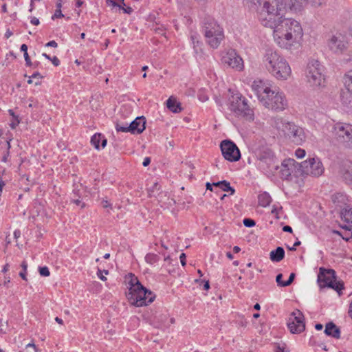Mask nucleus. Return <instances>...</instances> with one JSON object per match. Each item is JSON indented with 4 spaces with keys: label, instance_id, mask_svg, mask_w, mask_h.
I'll return each instance as SVG.
<instances>
[{
    "label": "nucleus",
    "instance_id": "1",
    "mask_svg": "<svg viewBox=\"0 0 352 352\" xmlns=\"http://www.w3.org/2000/svg\"><path fill=\"white\" fill-rule=\"evenodd\" d=\"M307 0H258V19L261 23L273 30L276 43L290 52L297 50L302 44L303 31L300 23L292 18L283 17L280 11L288 9L298 13Z\"/></svg>",
    "mask_w": 352,
    "mask_h": 352
},
{
    "label": "nucleus",
    "instance_id": "2",
    "mask_svg": "<svg viewBox=\"0 0 352 352\" xmlns=\"http://www.w3.org/2000/svg\"><path fill=\"white\" fill-rule=\"evenodd\" d=\"M267 80H254L251 85L259 102L267 109L283 111L288 107V102L282 91L272 89Z\"/></svg>",
    "mask_w": 352,
    "mask_h": 352
},
{
    "label": "nucleus",
    "instance_id": "3",
    "mask_svg": "<svg viewBox=\"0 0 352 352\" xmlns=\"http://www.w3.org/2000/svg\"><path fill=\"white\" fill-rule=\"evenodd\" d=\"M126 282L129 285V291L126 293V296L132 305L146 306L154 300L155 295L145 288L134 274H129L126 276Z\"/></svg>",
    "mask_w": 352,
    "mask_h": 352
},
{
    "label": "nucleus",
    "instance_id": "4",
    "mask_svg": "<svg viewBox=\"0 0 352 352\" xmlns=\"http://www.w3.org/2000/svg\"><path fill=\"white\" fill-rule=\"evenodd\" d=\"M271 124L278 131L280 134L282 133L285 138L296 144H300L305 140L304 129L283 117L276 116L273 118L271 120Z\"/></svg>",
    "mask_w": 352,
    "mask_h": 352
},
{
    "label": "nucleus",
    "instance_id": "5",
    "mask_svg": "<svg viewBox=\"0 0 352 352\" xmlns=\"http://www.w3.org/2000/svg\"><path fill=\"white\" fill-rule=\"evenodd\" d=\"M324 67L317 60H311L309 61L305 70V76L308 84L314 87H320L324 86L325 78Z\"/></svg>",
    "mask_w": 352,
    "mask_h": 352
},
{
    "label": "nucleus",
    "instance_id": "6",
    "mask_svg": "<svg viewBox=\"0 0 352 352\" xmlns=\"http://www.w3.org/2000/svg\"><path fill=\"white\" fill-rule=\"evenodd\" d=\"M203 31L206 42L212 48H217L224 38L223 28L213 19L204 23Z\"/></svg>",
    "mask_w": 352,
    "mask_h": 352
},
{
    "label": "nucleus",
    "instance_id": "7",
    "mask_svg": "<svg viewBox=\"0 0 352 352\" xmlns=\"http://www.w3.org/2000/svg\"><path fill=\"white\" fill-rule=\"evenodd\" d=\"M252 150L256 160L257 166L262 170H266L270 168L275 162V156L272 150L266 145L254 143L252 145Z\"/></svg>",
    "mask_w": 352,
    "mask_h": 352
},
{
    "label": "nucleus",
    "instance_id": "8",
    "mask_svg": "<svg viewBox=\"0 0 352 352\" xmlns=\"http://www.w3.org/2000/svg\"><path fill=\"white\" fill-rule=\"evenodd\" d=\"M230 110L238 117L244 118L250 121L254 120L253 109L250 107L247 99L242 95L232 96Z\"/></svg>",
    "mask_w": 352,
    "mask_h": 352
},
{
    "label": "nucleus",
    "instance_id": "9",
    "mask_svg": "<svg viewBox=\"0 0 352 352\" xmlns=\"http://www.w3.org/2000/svg\"><path fill=\"white\" fill-rule=\"evenodd\" d=\"M280 177L283 179L298 182V179L302 176L300 164L294 159H285L281 164Z\"/></svg>",
    "mask_w": 352,
    "mask_h": 352
},
{
    "label": "nucleus",
    "instance_id": "10",
    "mask_svg": "<svg viewBox=\"0 0 352 352\" xmlns=\"http://www.w3.org/2000/svg\"><path fill=\"white\" fill-rule=\"evenodd\" d=\"M335 138L346 147L352 148V125L347 123L338 122L332 129Z\"/></svg>",
    "mask_w": 352,
    "mask_h": 352
},
{
    "label": "nucleus",
    "instance_id": "11",
    "mask_svg": "<svg viewBox=\"0 0 352 352\" xmlns=\"http://www.w3.org/2000/svg\"><path fill=\"white\" fill-rule=\"evenodd\" d=\"M318 282L320 287H328L335 289L340 294L343 289L342 283L336 281L335 271L333 270H325L320 268L318 275Z\"/></svg>",
    "mask_w": 352,
    "mask_h": 352
},
{
    "label": "nucleus",
    "instance_id": "12",
    "mask_svg": "<svg viewBox=\"0 0 352 352\" xmlns=\"http://www.w3.org/2000/svg\"><path fill=\"white\" fill-rule=\"evenodd\" d=\"M327 47L333 54H342L348 49L349 43L345 36L336 33L329 36L327 40Z\"/></svg>",
    "mask_w": 352,
    "mask_h": 352
},
{
    "label": "nucleus",
    "instance_id": "13",
    "mask_svg": "<svg viewBox=\"0 0 352 352\" xmlns=\"http://www.w3.org/2000/svg\"><path fill=\"white\" fill-rule=\"evenodd\" d=\"M302 175H311L319 177L324 173V168L322 163L318 158H309L300 164Z\"/></svg>",
    "mask_w": 352,
    "mask_h": 352
},
{
    "label": "nucleus",
    "instance_id": "14",
    "mask_svg": "<svg viewBox=\"0 0 352 352\" xmlns=\"http://www.w3.org/2000/svg\"><path fill=\"white\" fill-rule=\"evenodd\" d=\"M221 63L223 65L239 72L242 71L244 67L242 58L233 49L228 50L222 53Z\"/></svg>",
    "mask_w": 352,
    "mask_h": 352
},
{
    "label": "nucleus",
    "instance_id": "15",
    "mask_svg": "<svg viewBox=\"0 0 352 352\" xmlns=\"http://www.w3.org/2000/svg\"><path fill=\"white\" fill-rule=\"evenodd\" d=\"M262 61L265 69L270 73H272L275 67H277L286 60L276 50L267 49L265 50Z\"/></svg>",
    "mask_w": 352,
    "mask_h": 352
},
{
    "label": "nucleus",
    "instance_id": "16",
    "mask_svg": "<svg viewBox=\"0 0 352 352\" xmlns=\"http://www.w3.org/2000/svg\"><path fill=\"white\" fill-rule=\"evenodd\" d=\"M220 148L223 157L230 162H236L241 158L240 151L236 145L231 140H223L221 142Z\"/></svg>",
    "mask_w": 352,
    "mask_h": 352
},
{
    "label": "nucleus",
    "instance_id": "17",
    "mask_svg": "<svg viewBox=\"0 0 352 352\" xmlns=\"http://www.w3.org/2000/svg\"><path fill=\"white\" fill-rule=\"evenodd\" d=\"M288 328L292 333H300L305 329L304 316L298 309L292 312L287 322Z\"/></svg>",
    "mask_w": 352,
    "mask_h": 352
},
{
    "label": "nucleus",
    "instance_id": "18",
    "mask_svg": "<svg viewBox=\"0 0 352 352\" xmlns=\"http://www.w3.org/2000/svg\"><path fill=\"white\" fill-rule=\"evenodd\" d=\"M270 74L276 79L284 80H287L291 76L292 70L289 63L286 60L277 67H275Z\"/></svg>",
    "mask_w": 352,
    "mask_h": 352
},
{
    "label": "nucleus",
    "instance_id": "19",
    "mask_svg": "<svg viewBox=\"0 0 352 352\" xmlns=\"http://www.w3.org/2000/svg\"><path fill=\"white\" fill-rule=\"evenodd\" d=\"M145 118L138 117L129 124V131L131 133L140 134L145 129Z\"/></svg>",
    "mask_w": 352,
    "mask_h": 352
},
{
    "label": "nucleus",
    "instance_id": "20",
    "mask_svg": "<svg viewBox=\"0 0 352 352\" xmlns=\"http://www.w3.org/2000/svg\"><path fill=\"white\" fill-rule=\"evenodd\" d=\"M342 178L349 185H352V162H343L340 170Z\"/></svg>",
    "mask_w": 352,
    "mask_h": 352
},
{
    "label": "nucleus",
    "instance_id": "21",
    "mask_svg": "<svg viewBox=\"0 0 352 352\" xmlns=\"http://www.w3.org/2000/svg\"><path fill=\"white\" fill-rule=\"evenodd\" d=\"M155 198L161 204L162 207L169 208L175 204V201L173 199L170 198L168 192L161 191L157 193V195L155 197Z\"/></svg>",
    "mask_w": 352,
    "mask_h": 352
},
{
    "label": "nucleus",
    "instance_id": "22",
    "mask_svg": "<svg viewBox=\"0 0 352 352\" xmlns=\"http://www.w3.org/2000/svg\"><path fill=\"white\" fill-rule=\"evenodd\" d=\"M324 333L329 336H331L334 338H340V331L336 325L332 322H328L325 326Z\"/></svg>",
    "mask_w": 352,
    "mask_h": 352
},
{
    "label": "nucleus",
    "instance_id": "23",
    "mask_svg": "<svg viewBox=\"0 0 352 352\" xmlns=\"http://www.w3.org/2000/svg\"><path fill=\"white\" fill-rule=\"evenodd\" d=\"M341 217L347 223L345 228L351 230L352 229V210L347 208H344L341 212Z\"/></svg>",
    "mask_w": 352,
    "mask_h": 352
},
{
    "label": "nucleus",
    "instance_id": "24",
    "mask_svg": "<svg viewBox=\"0 0 352 352\" xmlns=\"http://www.w3.org/2000/svg\"><path fill=\"white\" fill-rule=\"evenodd\" d=\"M285 250L282 247H278L270 252V258L273 262H279L284 258Z\"/></svg>",
    "mask_w": 352,
    "mask_h": 352
},
{
    "label": "nucleus",
    "instance_id": "25",
    "mask_svg": "<svg viewBox=\"0 0 352 352\" xmlns=\"http://www.w3.org/2000/svg\"><path fill=\"white\" fill-rule=\"evenodd\" d=\"M167 108L173 113H179L182 111L179 102H177L175 98L170 97L166 101Z\"/></svg>",
    "mask_w": 352,
    "mask_h": 352
},
{
    "label": "nucleus",
    "instance_id": "26",
    "mask_svg": "<svg viewBox=\"0 0 352 352\" xmlns=\"http://www.w3.org/2000/svg\"><path fill=\"white\" fill-rule=\"evenodd\" d=\"M213 185L216 188L219 187L223 191L230 192V195H233L235 192L234 189L230 186V183L226 180L213 183Z\"/></svg>",
    "mask_w": 352,
    "mask_h": 352
},
{
    "label": "nucleus",
    "instance_id": "27",
    "mask_svg": "<svg viewBox=\"0 0 352 352\" xmlns=\"http://www.w3.org/2000/svg\"><path fill=\"white\" fill-rule=\"evenodd\" d=\"M272 198L270 195L267 192H263L258 197V205L262 207H267L270 204Z\"/></svg>",
    "mask_w": 352,
    "mask_h": 352
},
{
    "label": "nucleus",
    "instance_id": "28",
    "mask_svg": "<svg viewBox=\"0 0 352 352\" xmlns=\"http://www.w3.org/2000/svg\"><path fill=\"white\" fill-rule=\"evenodd\" d=\"M344 83L348 92L352 94V70L348 72L343 78Z\"/></svg>",
    "mask_w": 352,
    "mask_h": 352
},
{
    "label": "nucleus",
    "instance_id": "29",
    "mask_svg": "<svg viewBox=\"0 0 352 352\" xmlns=\"http://www.w3.org/2000/svg\"><path fill=\"white\" fill-rule=\"evenodd\" d=\"M102 140V135L100 133L94 134L91 138V143L96 149L100 148V142Z\"/></svg>",
    "mask_w": 352,
    "mask_h": 352
},
{
    "label": "nucleus",
    "instance_id": "30",
    "mask_svg": "<svg viewBox=\"0 0 352 352\" xmlns=\"http://www.w3.org/2000/svg\"><path fill=\"white\" fill-rule=\"evenodd\" d=\"M160 259V257L158 255L153 253H148L145 256V261L146 263L153 265L155 263H157Z\"/></svg>",
    "mask_w": 352,
    "mask_h": 352
},
{
    "label": "nucleus",
    "instance_id": "31",
    "mask_svg": "<svg viewBox=\"0 0 352 352\" xmlns=\"http://www.w3.org/2000/svg\"><path fill=\"white\" fill-rule=\"evenodd\" d=\"M191 40L193 44V48L195 53H199L201 51V43L197 39V36L196 35H191Z\"/></svg>",
    "mask_w": 352,
    "mask_h": 352
},
{
    "label": "nucleus",
    "instance_id": "32",
    "mask_svg": "<svg viewBox=\"0 0 352 352\" xmlns=\"http://www.w3.org/2000/svg\"><path fill=\"white\" fill-rule=\"evenodd\" d=\"M160 186L157 182H155L153 186L148 190L149 197H155L157 195L158 191L160 190Z\"/></svg>",
    "mask_w": 352,
    "mask_h": 352
},
{
    "label": "nucleus",
    "instance_id": "33",
    "mask_svg": "<svg viewBox=\"0 0 352 352\" xmlns=\"http://www.w3.org/2000/svg\"><path fill=\"white\" fill-rule=\"evenodd\" d=\"M250 10H255L258 13L259 3L258 0H243Z\"/></svg>",
    "mask_w": 352,
    "mask_h": 352
},
{
    "label": "nucleus",
    "instance_id": "34",
    "mask_svg": "<svg viewBox=\"0 0 352 352\" xmlns=\"http://www.w3.org/2000/svg\"><path fill=\"white\" fill-rule=\"evenodd\" d=\"M116 128L117 131L130 132L129 124L127 122L124 124L117 123Z\"/></svg>",
    "mask_w": 352,
    "mask_h": 352
},
{
    "label": "nucleus",
    "instance_id": "35",
    "mask_svg": "<svg viewBox=\"0 0 352 352\" xmlns=\"http://www.w3.org/2000/svg\"><path fill=\"white\" fill-rule=\"evenodd\" d=\"M9 113H10V116H12L13 118V120L11 121L10 126L12 129H15L16 126L19 124V120L18 119V117L14 115L12 110H11V109L9 110Z\"/></svg>",
    "mask_w": 352,
    "mask_h": 352
},
{
    "label": "nucleus",
    "instance_id": "36",
    "mask_svg": "<svg viewBox=\"0 0 352 352\" xmlns=\"http://www.w3.org/2000/svg\"><path fill=\"white\" fill-rule=\"evenodd\" d=\"M39 274L42 276H49L50 274V270L47 267H40L38 269Z\"/></svg>",
    "mask_w": 352,
    "mask_h": 352
},
{
    "label": "nucleus",
    "instance_id": "37",
    "mask_svg": "<svg viewBox=\"0 0 352 352\" xmlns=\"http://www.w3.org/2000/svg\"><path fill=\"white\" fill-rule=\"evenodd\" d=\"M243 224L245 227L251 228L255 225V221L253 219L245 218L243 219Z\"/></svg>",
    "mask_w": 352,
    "mask_h": 352
},
{
    "label": "nucleus",
    "instance_id": "38",
    "mask_svg": "<svg viewBox=\"0 0 352 352\" xmlns=\"http://www.w3.org/2000/svg\"><path fill=\"white\" fill-rule=\"evenodd\" d=\"M282 278H283V274H278L276 276V283H277L278 286L286 287L285 285H283L285 281H282Z\"/></svg>",
    "mask_w": 352,
    "mask_h": 352
},
{
    "label": "nucleus",
    "instance_id": "39",
    "mask_svg": "<svg viewBox=\"0 0 352 352\" xmlns=\"http://www.w3.org/2000/svg\"><path fill=\"white\" fill-rule=\"evenodd\" d=\"M295 154L298 158H302L305 155V151L303 149L298 148L296 151Z\"/></svg>",
    "mask_w": 352,
    "mask_h": 352
},
{
    "label": "nucleus",
    "instance_id": "40",
    "mask_svg": "<svg viewBox=\"0 0 352 352\" xmlns=\"http://www.w3.org/2000/svg\"><path fill=\"white\" fill-rule=\"evenodd\" d=\"M64 15L63 14L61 10L60 9H56L54 15L52 16V19H56V18H62Z\"/></svg>",
    "mask_w": 352,
    "mask_h": 352
},
{
    "label": "nucleus",
    "instance_id": "41",
    "mask_svg": "<svg viewBox=\"0 0 352 352\" xmlns=\"http://www.w3.org/2000/svg\"><path fill=\"white\" fill-rule=\"evenodd\" d=\"M294 278H295V274L292 273L289 277V279L287 281H285L283 285H285L286 287L289 286V285H291L292 283V282L294 280Z\"/></svg>",
    "mask_w": 352,
    "mask_h": 352
},
{
    "label": "nucleus",
    "instance_id": "42",
    "mask_svg": "<svg viewBox=\"0 0 352 352\" xmlns=\"http://www.w3.org/2000/svg\"><path fill=\"white\" fill-rule=\"evenodd\" d=\"M107 4L112 7H118L119 3L116 0H107Z\"/></svg>",
    "mask_w": 352,
    "mask_h": 352
},
{
    "label": "nucleus",
    "instance_id": "43",
    "mask_svg": "<svg viewBox=\"0 0 352 352\" xmlns=\"http://www.w3.org/2000/svg\"><path fill=\"white\" fill-rule=\"evenodd\" d=\"M314 6H319L325 3L326 0H310Z\"/></svg>",
    "mask_w": 352,
    "mask_h": 352
},
{
    "label": "nucleus",
    "instance_id": "44",
    "mask_svg": "<svg viewBox=\"0 0 352 352\" xmlns=\"http://www.w3.org/2000/svg\"><path fill=\"white\" fill-rule=\"evenodd\" d=\"M186 256L184 253H182L180 256H179V258H180V262H181V264L183 265V266H185L186 264Z\"/></svg>",
    "mask_w": 352,
    "mask_h": 352
},
{
    "label": "nucleus",
    "instance_id": "45",
    "mask_svg": "<svg viewBox=\"0 0 352 352\" xmlns=\"http://www.w3.org/2000/svg\"><path fill=\"white\" fill-rule=\"evenodd\" d=\"M24 58L28 66L31 65V60L28 53H24Z\"/></svg>",
    "mask_w": 352,
    "mask_h": 352
},
{
    "label": "nucleus",
    "instance_id": "46",
    "mask_svg": "<svg viewBox=\"0 0 352 352\" xmlns=\"http://www.w3.org/2000/svg\"><path fill=\"white\" fill-rule=\"evenodd\" d=\"M45 46L56 47L58 46V45L55 41H51L48 42L47 43H46Z\"/></svg>",
    "mask_w": 352,
    "mask_h": 352
},
{
    "label": "nucleus",
    "instance_id": "47",
    "mask_svg": "<svg viewBox=\"0 0 352 352\" xmlns=\"http://www.w3.org/2000/svg\"><path fill=\"white\" fill-rule=\"evenodd\" d=\"M102 207L104 208H111V204H109L107 200H102Z\"/></svg>",
    "mask_w": 352,
    "mask_h": 352
},
{
    "label": "nucleus",
    "instance_id": "48",
    "mask_svg": "<svg viewBox=\"0 0 352 352\" xmlns=\"http://www.w3.org/2000/svg\"><path fill=\"white\" fill-rule=\"evenodd\" d=\"M51 60L55 66H58L60 64V60L56 56H54L53 58L51 59Z\"/></svg>",
    "mask_w": 352,
    "mask_h": 352
},
{
    "label": "nucleus",
    "instance_id": "49",
    "mask_svg": "<svg viewBox=\"0 0 352 352\" xmlns=\"http://www.w3.org/2000/svg\"><path fill=\"white\" fill-rule=\"evenodd\" d=\"M97 274L100 280L104 281L107 280V278L102 275V271L100 269H98Z\"/></svg>",
    "mask_w": 352,
    "mask_h": 352
},
{
    "label": "nucleus",
    "instance_id": "50",
    "mask_svg": "<svg viewBox=\"0 0 352 352\" xmlns=\"http://www.w3.org/2000/svg\"><path fill=\"white\" fill-rule=\"evenodd\" d=\"M30 22L34 25H38L39 24V20L36 17H32Z\"/></svg>",
    "mask_w": 352,
    "mask_h": 352
},
{
    "label": "nucleus",
    "instance_id": "51",
    "mask_svg": "<svg viewBox=\"0 0 352 352\" xmlns=\"http://www.w3.org/2000/svg\"><path fill=\"white\" fill-rule=\"evenodd\" d=\"M150 162H151V159H150V157H145V158L144 159V161H143L142 165H143L144 166H147L150 164Z\"/></svg>",
    "mask_w": 352,
    "mask_h": 352
},
{
    "label": "nucleus",
    "instance_id": "52",
    "mask_svg": "<svg viewBox=\"0 0 352 352\" xmlns=\"http://www.w3.org/2000/svg\"><path fill=\"white\" fill-rule=\"evenodd\" d=\"M278 210H279L278 207L274 205L271 212H272V214L277 215Z\"/></svg>",
    "mask_w": 352,
    "mask_h": 352
},
{
    "label": "nucleus",
    "instance_id": "53",
    "mask_svg": "<svg viewBox=\"0 0 352 352\" xmlns=\"http://www.w3.org/2000/svg\"><path fill=\"white\" fill-rule=\"evenodd\" d=\"M26 348H32L34 352L37 351L36 346L34 343H29L26 345Z\"/></svg>",
    "mask_w": 352,
    "mask_h": 352
},
{
    "label": "nucleus",
    "instance_id": "54",
    "mask_svg": "<svg viewBox=\"0 0 352 352\" xmlns=\"http://www.w3.org/2000/svg\"><path fill=\"white\" fill-rule=\"evenodd\" d=\"M123 12L126 14H131L133 12V9L131 7H126L123 8Z\"/></svg>",
    "mask_w": 352,
    "mask_h": 352
},
{
    "label": "nucleus",
    "instance_id": "55",
    "mask_svg": "<svg viewBox=\"0 0 352 352\" xmlns=\"http://www.w3.org/2000/svg\"><path fill=\"white\" fill-rule=\"evenodd\" d=\"M283 230L284 232H292V228L289 226H285L283 228Z\"/></svg>",
    "mask_w": 352,
    "mask_h": 352
},
{
    "label": "nucleus",
    "instance_id": "56",
    "mask_svg": "<svg viewBox=\"0 0 352 352\" xmlns=\"http://www.w3.org/2000/svg\"><path fill=\"white\" fill-rule=\"evenodd\" d=\"M21 50L24 53H28V45L25 44H23L21 46Z\"/></svg>",
    "mask_w": 352,
    "mask_h": 352
},
{
    "label": "nucleus",
    "instance_id": "57",
    "mask_svg": "<svg viewBox=\"0 0 352 352\" xmlns=\"http://www.w3.org/2000/svg\"><path fill=\"white\" fill-rule=\"evenodd\" d=\"M31 78L39 79L41 78L42 76L38 72H35L32 75Z\"/></svg>",
    "mask_w": 352,
    "mask_h": 352
},
{
    "label": "nucleus",
    "instance_id": "58",
    "mask_svg": "<svg viewBox=\"0 0 352 352\" xmlns=\"http://www.w3.org/2000/svg\"><path fill=\"white\" fill-rule=\"evenodd\" d=\"M101 146L102 148H104L107 144V140L102 135V140H101Z\"/></svg>",
    "mask_w": 352,
    "mask_h": 352
},
{
    "label": "nucleus",
    "instance_id": "59",
    "mask_svg": "<svg viewBox=\"0 0 352 352\" xmlns=\"http://www.w3.org/2000/svg\"><path fill=\"white\" fill-rule=\"evenodd\" d=\"M21 267L23 268V270L26 272L27 270V267H28V264L25 261H23L21 265Z\"/></svg>",
    "mask_w": 352,
    "mask_h": 352
},
{
    "label": "nucleus",
    "instance_id": "60",
    "mask_svg": "<svg viewBox=\"0 0 352 352\" xmlns=\"http://www.w3.org/2000/svg\"><path fill=\"white\" fill-rule=\"evenodd\" d=\"M26 272L23 271L19 273V276L23 279L26 280Z\"/></svg>",
    "mask_w": 352,
    "mask_h": 352
},
{
    "label": "nucleus",
    "instance_id": "61",
    "mask_svg": "<svg viewBox=\"0 0 352 352\" xmlns=\"http://www.w3.org/2000/svg\"><path fill=\"white\" fill-rule=\"evenodd\" d=\"M62 7V0H58L56 2V9L61 10Z\"/></svg>",
    "mask_w": 352,
    "mask_h": 352
},
{
    "label": "nucleus",
    "instance_id": "62",
    "mask_svg": "<svg viewBox=\"0 0 352 352\" xmlns=\"http://www.w3.org/2000/svg\"><path fill=\"white\" fill-rule=\"evenodd\" d=\"M315 328L316 330L320 331L322 329L323 325L322 324L318 323L315 325Z\"/></svg>",
    "mask_w": 352,
    "mask_h": 352
},
{
    "label": "nucleus",
    "instance_id": "63",
    "mask_svg": "<svg viewBox=\"0 0 352 352\" xmlns=\"http://www.w3.org/2000/svg\"><path fill=\"white\" fill-rule=\"evenodd\" d=\"M9 267H10V265L8 263H6L4 266H3V268L2 270V272H6L9 270Z\"/></svg>",
    "mask_w": 352,
    "mask_h": 352
},
{
    "label": "nucleus",
    "instance_id": "64",
    "mask_svg": "<svg viewBox=\"0 0 352 352\" xmlns=\"http://www.w3.org/2000/svg\"><path fill=\"white\" fill-rule=\"evenodd\" d=\"M83 3V1L82 0H76V7H80Z\"/></svg>",
    "mask_w": 352,
    "mask_h": 352
}]
</instances>
